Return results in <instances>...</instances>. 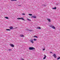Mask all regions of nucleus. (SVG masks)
Masks as SVG:
<instances>
[{"label":"nucleus","instance_id":"obj_1","mask_svg":"<svg viewBox=\"0 0 60 60\" xmlns=\"http://www.w3.org/2000/svg\"><path fill=\"white\" fill-rule=\"evenodd\" d=\"M29 50H33V49H35V48L32 47H30L29 48Z\"/></svg>","mask_w":60,"mask_h":60},{"label":"nucleus","instance_id":"obj_2","mask_svg":"<svg viewBox=\"0 0 60 60\" xmlns=\"http://www.w3.org/2000/svg\"><path fill=\"white\" fill-rule=\"evenodd\" d=\"M17 19H22L23 20H25L23 18H17Z\"/></svg>","mask_w":60,"mask_h":60},{"label":"nucleus","instance_id":"obj_3","mask_svg":"<svg viewBox=\"0 0 60 60\" xmlns=\"http://www.w3.org/2000/svg\"><path fill=\"white\" fill-rule=\"evenodd\" d=\"M53 56H54V57L56 58V55L55 54H53Z\"/></svg>","mask_w":60,"mask_h":60},{"label":"nucleus","instance_id":"obj_4","mask_svg":"<svg viewBox=\"0 0 60 60\" xmlns=\"http://www.w3.org/2000/svg\"><path fill=\"white\" fill-rule=\"evenodd\" d=\"M44 57L43 58V59H45L47 56H46V55H44Z\"/></svg>","mask_w":60,"mask_h":60},{"label":"nucleus","instance_id":"obj_5","mask_svg":"<svg viewBox=\"0 0 60 60\" xmlns=\"http://www.w3.org/2000/svg\"><path fill=\"white\" fill-rule=\"evenodd\" d=\"M30 41L31 42V43H34V41H33V39L30 40Z\"/></svg>","mask_w":60,"mask_h":60},{"label":"nucleus","instance_id":"obj_6","mask_svg":"<svg viewBox=\"0 0 60 60\" xmlns=\"http://www.w3.org/2000/svg\"><path fill=\"white\" fill-rule=\"evenodd\" d=\"M47 19L49 21V22H51V21H50V19Z\"/></svg>","mask_w":60,"mask_h":60},{"label":"nucleus","instance_id":"obj_7","mask_svg":"<svg viewBox=\"0 0 60 60\" xmlns=\"http://www.w3.org/2000/svg\"><path fill=\"white\" fill-rule=\"evenodd\" d=\"M10 46H11V47H14V45L12 44H10Z\"/></svg>","mask_w":60,"mask_h":60},{"label":"nucleus","instance_id":"obj_8","mask_svg":"<svg viewBox=\"0 0 60 60\" xmlns=\"http://www.w3.org/2000/svg\"><path fill=\"white\" fill-rule=\"evenodd\" d=\"M32 18H34V19H35V18H36V16H32Z\"/></svg>","mask_w":60,"mask_h":60},{"label":"nucleus","instance_id":"obj_9","mask_svg":"<svg viewBox=\"0 0 60 60\" xmlns=\"http://www.w3.org/2000/svg\"><path fill=\"white\" fill-rule=\"evenodd\" d=\"M10 29H13V27H10Z\"/></svg>","mask_w":60,"mask_h":60},{"label":"nucleus","instance_id":"obj_10","mask_svg":"<svg viewBox=\"0 0 60 60\" xmlns=\"http://www.w3.org/2000/svg\"><path fill=\"white\" fill-rule=\"evenodd\" d=\"M52 28H53V29H55V27H54V26H53L52 27Z\"/></svg>","mask_w":60,"mask_h":60},{"label":"nucleus","instance_id":"obj_11","mask_svg":"<svg viewBox=\"0 0 60 60\" xmlns=\"http://www.w3.org/2000/svg\"><path fill=\"white\" fill-rule=\"evenodd\" d=\"M52 9H54L55 10H56V7H55L54 8H52Z\"/></svg>","mask_w":60,"mask_h":60},{"label":"nucleus","instance_id":"obj_12","mask_svg":"<svg viewBox=\"0 0 60 60\" xmlns=\"http://www.w3.org/2000/svg\"><path fill=\"white\" fill-rule=\"evenodd\" d=\"M37 29H41V28L40 27H38L37 28Z\"/></svg>","mask_w":60,"mask_h":60},{"label":"nucleus","instance_id":"obj_13","mask_svg":"<svg viewBox=\"0 0 60 60\" xmlns=\"http://www.w3.org/2000/svg\"><path fill=\"white\" fill-rule=\"evenodd\" d=\"M34 41H37V39H34Z\"/></svg>","mask_w":60,"mask_h":60},{"label":"nucleus","instance_id":"obj_14","mask_svg":"<svg viewBox=\"0 0 60 60\" xmlns=\"http://www.w3.org/2000/svg\"><path fill=\"white\" fill-rule=\"evenodd\" d=\"M5 18H6V19H9V18L7 17H5Z\"/></svg>","mask_w":60,"mask_h":60},{"label":"nucleus","instance_id":"obj_15","mask_svg":"<svg viewBox=\"0 0 60 60\" xmlns=\"http://www.w3.org/2000/svg\"><path fill=\"white\" fill-rule=\"evenodd\" d=\"M34 37H35V38H38V37L36 36H34Z\"/></svg>","mask_w":60,"mask_h":60},{"label":"nucleus","instance_id":"obj_16","mask_svg":"<svg viewBox=\"0 0 60 60\" xmlns=\"http://www.w3.org/2000/svg\"><path fill=\"white\" fill-rule=\"evenodd\" d=\"M60 59V57H59L57 58V60H58V59Z\"/></svg>","mask_w":60,"mask_h":60},{"label":"nucleus","instance_id":"obj_17","mask_svg":"<svg viewBox=\"0 0 60 60\" xmlns=\"http://www.w3.org/2000/svg\"><path fill=\"white\" fill-rule=\"evenodd\" d=\"M20 36L21 37H24V35H20Z\"/></svg>","mask_w":60,"mask_h":60},{"label":"nucleus","instance_id":"obj_18","mask_svg":"<svg viewBox=\"0 0 60 60\" xmlns=\"http://www.w3.org/2000/svg\"><path fill=\"white\" fill-rule=\"evenodd\" d=\"M27 19L29 21H31V20L29 19L28 18V19Z\"/></svg>","mask_w":60,"mask_h":60},{"label":"nucleus","instance_id":"obj_19","mask_svg":"<svg viewBox=\"0 0 60 60\" xmlns=\"http://www.w3.org/2000/svg\"><path fill=\"white\" fill-rule=\"evenodd\" d=\"M6 30H7V31H10V30H11L9 29H6Z\"/></svg>","mask_w":60,"mask_h":60},{"label":"nucleus","instance_id":"obj_20","mask_svg":"<svg viewBox=\"0 0 60 60\" xmlns=\"http://www.w3.org/2000/svg\"><path fill=\"white\" fill-rule=\"evenodd\" d=\"M29 15H30V16H32V14H29Z\"/></svg>","mask_w":60,"mask_h":60},{"label":"nucleus","instance_id":"obj_21","mask_svg":"<svg viewBox=\"0 0 60 60\" xmlns=\"http://www.w3.org/2000/svg\"><path fill=\"white\" fill-rule=\"evenodd\" d=\"M11 1H17V0H11Z\"/></svg>","mask_w":60,"mask_h":60},{"label":"nucleus","instance_id":"obj_22","mask_svg":"<svg viewBox=\"0 0 60 60\" xmlns=\"http://www.w3.org/2000/svg\"><path fill=\"white\" fill-rule=\"evenodd\" d=\"M9 50V51H11V49H9V50Z\"/></svg>","mask_w":60,"mask_h":60},{"label":"nucleus","instance_id":"obj_23","mask_svg":"<svg viewBox=\"0 0 60 60\" xmlns=\"http://www.w3.org/2000/svg\"><path fill=\"white\" fill-rule=\"evenodd\" d=\"M45 50V49H43V50Z\"/></svg>","mask_w":60,"mask_h":60},{"label":"nucleus","instance_id":"obj_24","mask_svg":"<svg viewBox=\"0 0 60 60\" xmlns=\"http://www.w3.org/2000/svg\"><path fill=\"white\" fill-rule=\"evenodd\" d=\"M50 53H52V52H50Z\"/></svg>","mask_w":60,"mask_h":60},{"label":"nucleus","instance_id":"obj_25","mask_svg":"<svg viewBox=\"0 0 60 60\" xmlns=\"http://www.w3.org/2000/svg\"><path fill=\"white\" fill-rule=\"evenodd\" d=\"M25 14H22V15H25Z\"/></svg>","mask_w":60,"mask_h":60},{"label":"nucleus","instance_id":"obj_26","mask_svg":"<svg viewBox=\"0 0 60 60\" xmlns=\"http://www.w3.org/2000/svg\"><path fill=\"white\" fill-rule=\"evenodd\" d=\"M22 60H24V59H22Z\"/></svg>","mask_w":60,"mask_h":60},{"label":"nucleus","instance_id":"obj_27","mask_svg":"<svg viewBox=\"0 0 60 60\" xmlns=\"http://www.w3.org/2000/svg\"><path fill=\"white\" fill-rule=\"evenodd\" d=\"M20 6H21V5H20Z\"/></svg>","mask_w":60,"mask_h":60}]
</instances>
